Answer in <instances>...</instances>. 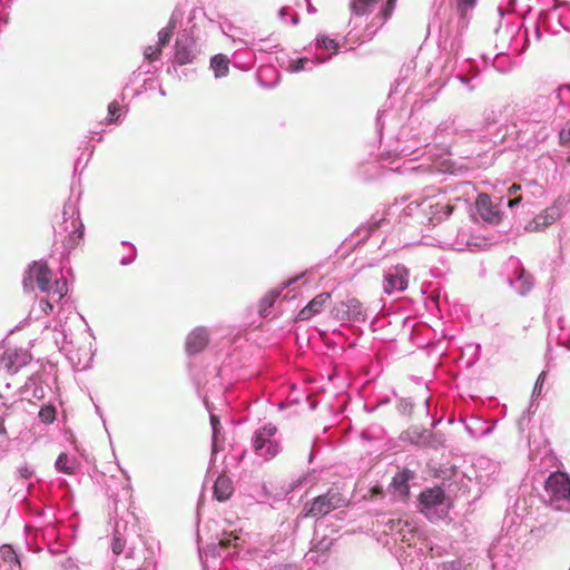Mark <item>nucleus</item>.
I'll list each match as a JSON object with an SVG mask.
<instances>
[{
	"label": "nucleus",
	"instance_id": "f257e3e1",
	"mask_svg": "<svg viewBox=\"0 0 570 570\" xmlns=\"http://www.w3.org/2000/svg\"><path fill=\"white\" fill-rule=\"evenodd\" d=\"M348 504L350 498L344 494L341 488L334 485L330 488L326 493L306 501L298 517L318 520L330 514L332 511L345 508Z\"/></svg>",
	"mask_w": 570,
	"mask_h": 570
},
{
	"label": "nucleus",
	"instance_id": "f03ea898",
	"mask_svg": "<svg viewBox=\"0 0 570 570\" xmlns=\"http://www.w3.org/2000/svg\"><path fill=\"white\" fill-rule=\"evenodd\" d=\"M33 281L41 292L49 293L52 286V272L43 261L33 262L26 272L23 287L33 289Z\"/></svg>",
	"mask_w": 570,
	"mask_h": 570
},
{
	"label": "nucleus",
	"instance_id": "7ed1b4c3",
	"mask_svg": "<svg viewBox=\"0 0 570 570\" xmlns=\"http://www.w3.org/2000/svg\"><path fill=\"white\" fill-rule=\"evenodd\" d=\"M276 433V428L272 424H267L255 433L254 450L255 452L269 459L276 455L277 444L272 441V436Z\"/></svg>",
	"mask_w": 570,
	"mask_h": 570
},
{
	"label": "nucleus",
	"instance_id": "20e7f679",
	"mask_svg": "<svg viewBox=\"0 0 570 570\" xmlns=\"http://www.w3.org/2000/svg\"><path fill=\"white\" fill-rule=\"evenodd\" d=\"M546 491L551 500L560 501L570 498V478L563 472L552 473L546 481Z\"/></svg>",
	"mask_w": 570,
	"mask_h": 570
},
{
	"label": "nucleus",
	"instance_id": "39448f33",
	"mask_svg": "<svg viewBox=\"0 0 570 570\" xmlns=\"http://www.w3.org/2000/svg\"><path fill=\"white\" fill-rule=\"evenodd\" d=\"M475 207L480 217L489 224H499L502 218L501 212L492 203L488 194H480L475 200Z\"/></svg>",
	"mask_w": 570,
	"mask_h": 570
},
{
	"label": "nucleus",
	"instance_id": "423d86ee",
	"mask_svg": "<svg viewBox=\"0 0 570 570\" xmlns=\"http://www.w3.org/2000/svg\"><path fill=\"white\" fill-rule=\"evenodd\" d=\"M560 218V210L557 207H548L538 214L525 226V230L530 233L542 232Z\"/></svg>",
	"mask_w": 570,
	"mask_h": 570
},
{
	"label": "nucleus",
	"instance_id": "0eeeda50",
	"mask_svg": "<svg viewBox=\"0 0 570 570\" xmlns=\"http://www.w3.org/2000/svg\"><path fill=\"white\" fill-rule=\"evenodd\" d=\"M409 271L397 265L385 276L386 285L384 292L391 294L393 291H404L407 287Z\"/></svg>",
	"mask_w": 570,
	"mask_h": 570
},
{
	"label": "nucleus",
	"instance_id": "6e6552de",
	"mask_svg": "<svg viewBox=\"0 0 570 570\" xmlns=\"http://www.w3.org/2000/svg\"><path fill=\"white\" fill-rule=\"evenodd\" d=\"M209 335L206 328L197 327L186 338V351L189 354H197L208 345Z\"/></svg>",
	"mask_w": 570,
	"mask_h": 570
},
{
	"label": "nucleus",
	"instance_id": "1a4fd4ad",
	"mask_svg": "<svg viewBox=\"0 0 570 570\" xmlns=\"http://www.w3.org/2000/svg\"><path fill=\"white\" fill-rule=\"evenodd\" d=\"M331 301V294L323 292L316 295L304 308L298 313V320L306 321L316 314H320Z\"/></svg>",
	"mask_w": 570,
	"mask_h": 570
},
{
	"label": "nucleus",
	"instance_id": "9d476101",
	"mask_svg": "<svg viewBox=\"0 0 570 570\" xmlns=\"http://www.w3.org/2000/svg\"><path fill=\"white\" fill-rule=\"evenodd\" d=\"M234 492V485L230 480L225 474H220L215 483H214V497L218 501H226L228 500Z\"/></svg>",
	"mask_w": 570,
	"mask_h": 570
},
{
	"label": "nucleus",
	"instance_id": "9b49d317",
	"mask_svg": "<svg viewBox=\"0 0 570 570\" xmlns=\"http://www.w3.org/2000/svg\"><path fill=\"white\" fill-rule=\"evenodd\" d=\"M445 495L441 488L435 487L423 491L420 494V502L425 508H434L444 502Z\"/></svg>",
	"mask_w": 570,
	"mask_h": 570
},
{
	"label": "nucleus",
	"instance_id": "f8f14e48",
	"mask_svg": "<svg viewBox=\"0 0 570 570\" xmlns=\"http://www.w3.org/2000/svg\"><path fill=\"white\" fill-rule=\"evenodd\" d=\"M175 62L179 66L191 63L195 59L191 46L187 41L176 40Z\"/></svg>",
	"mask_w": 570,
	"mask_h": 570
},
{
	"label": "nucleus",
	"instance_id": "ddd939ff",
	"mask_svg": "<svg viewBox=\"0 0 570 570\" xmlns=\"http://www.w3.org/2000/svg\"><path fill=\"white\" fill-rule=\"evenodd\" d=\"M429 215H431L430 220L436 219L438 222H441L444 217H449L454 209V206L451 204L433 203L432 200H429Z\"/></svg>",
	"mask_w": 570,
	"mask_h": 570
},
{
	"label": "nucleus",
	"instance_id": "4468645a",
	"mask_svg": "<svg viewBox=\"0 0 570 570\" xmlns=\"http://www.w3.org/2000/svg\"><path fill=\"white\" fill-rule=\"evenodd\" d=\"M210 424L213 429V452L217 453L223 450L224 436L222 434V424L217 415H210Z\"/></svg>",
	"mask_w": 570,
	"mask_h": 570
},
{
	"label": "nucleus",
	"instance_id": "2eb2a0df",
	"mask_svg": "<svg viewBox=\"0 0 570 570\" xmlns=\"http://www.w3.org/2000/svg\"><path fill=\"white\" fill-rule=\"evenodd\" d=\"M210 68L213 69L215 77H224L229 71V59L223 53L215 55L210 59Z\"/></svg>",
	"mask_w": 570,
	"mask_h": 570
},
{
	"label": "nucleus",
	"instance_id": "dca6fc26",
	"mask_svg": "<svg viewBox=\"0 0 570 570\" xmlns=\"http://www.w3.org/2000/svg\"><path fill=\"white\" fill-rule=\"evenodd\" d=\"M412 478V473L409 470H403L399 472L392 480V487L399 491V493L403 497L409 494V481Z\"/></svg>",
	"mask_w": 570,
	"mask_h": 570
},
{
	"label": "nucleus",
	"instance_id": "f3484780",
	"mask_svg": "<svg viewBox=\"0 0 570 570\" xmlns=\"http://www.w3.org/2000/svg\"><path fill=\"white\" fill-rule=\"evenodd\" d=\"M380 1L381 0H352L350 9L356 16H364L372 12L375 4Z\"/></svg>",
	"mask_w": 570,
	"mask_h": 570
},
{
	"label": "nucleus",
	"instance_id": "a211bd4d",
	"mask_svg": "<svg viewBox=\"0 0 570 570\" xmlns=\"http://www.w3.org/2000/svg\"><path fill=\"white\" fill-rule=\"evenodd\" d=\"M0 554L3 561L8 562L10 564V570H14V568L20 569V561L18 559V556L16 551L12 549L11 546L4 544L0 549Z\"/></svg>",
	"mask_w": 570,
	"mask_h": 570
},
{
	"label": "nucleus",
	"instance_id": "6ab92c4d",
	"mask_svg": "<svg viewBox=\"0 0 570 570\" xmlns=\"http://www.w3.org/2000/svg\"><path fill=\"white\" fill-rule=\"evenodd\" d=\"M175 28H176L175 22L171 20L167 28H164L158 32V43H157L158 47H160L163 49L165 46H167L169 43Z\"/></svg>",
	"mask_w": 570,
	"mask_h": 570
},
{
	"label": "nucleus",
	"instance_id": "aec40b11",
	"mask_svg": "<svg viewBox=\"0 0 570 570\" xmlns=\"http://www.w3.org/2000/svg\"><path fill=\"white\" fill-rule=\"evenodd\" d=\"M71 225L73 229L69 234L68 246L75 247L78 244L79 239L82 238L83 233L80 229V224L78 220L73 219L71 222Z\"/></svg>",
	"mask_w": 570,
	"mask_h": 570
},
{
	"label": "nucleus",
	"instance_id": "412c9836",
	"mask_svg": "<svg viewBox=\"0 0 570 570\" xmlns=\"http://www.w3.org/2000/svg\"><path fill=\"white\" fill-rule=\"evenodd\" d=\"M346 312L353 318L358 317L362 314V303L357 298H350L344 303Z\"/></svg>",
	"mask_w": 570,
	"mask_h": 570
},
{
	"label": "nucleus",
	"instance_id": "4be33fe9",
	"mask_svg": "<svg viewBox=\"0 0 570 570\" xmlns=\"http://www.w3.org/2000/svg\"><path fill=\"white\" fill-rule=\"evenodd\" d=\"M56 466L59 471L67 473V474H71L73 472V468H72V465L69 464V458L66 453H61L58 456V459L56 461Z\"/></svg>",
	"mask_w": 570,
	"mask_h": 570
},
{
	"label": "nucleus",
	"instance_id": "5701e85b",
	"mask_svg": "<svg viewBox=\"0 0 570 570\" xmlns=\"http://www.w3.org/2000/svg\"><path fill=\"white\" fill-rule=\"evenodd\" d=\"M161 48L156 46H148L144 50V56L149 61L158 60L161 56Z\"/></svg>",
	"mask_w": 570,
	"mask_h": 570
},
{
	"label": "nucleus",
	"instance_id": "b1692460",
	"mask_svg": "<svg viewBox=\"0 0 570 570\" xmlns=\"http://www.w3.org/2000/svg\"><path fill=\"white\" fill-rule=\"evenodd\" d=\"M39 417L43 423H52L56 419V410L47 406L40 410Z\"/></svg>",
	"mask_w": 570,
	"mask_h": 570
},
{
	"label": "nucleus",
	"instance_id": "393cba45",
	"mask_svg": "<svg viewBox=\"0 0 570 570\" xmlns=\"http://www.w3.org/2000/svg\"><path fill=\"white\" fill-rule=\"evenodd\" d=\"M396 0H386L383 9L380 11L379 16H381L384 20H387L395 8Z\"/></svg>",
	"mask_w": 570,
	"mask_h": 570
},
{
	"label": "nucleus",
	"instance_id": "a878e982",
	"mask_svg": "<svg viewBox=\"0 0 570 570\" xmlns=\"http://www.w3.org/2000/svg\"><path fill=\"white\" fill-rule=\"evenodd\" d=\"M108 114L110 116L109 122H115L120 116V105L114 100L108 106Z\"/></svg>",
	"mask_w": 570,
	"mask_h": 570
},
{
	"label": "nucleus",
	"instance_id": "bb28decb",
	"mask_svg": "<svg viewBox=\"0 0 570 570\" xmlns=\"http://www.w3.org/2000/svg\"><path fill=\"white\" fill-rule=\"evenodd\" d=\"M560 144L563 146L570 145V120L564 125V127L559 132Z\"/></svg>",
	"mask_w": 570,
	"mask_h": 570
},
{
	"label": "nucleus",
	"instance_id": "cd10ccee",
	"mask_svg": "<svg viewBox=\"0 0 570 570\" xmlns=\"http://www.w3.org/2000/svg\"><path fill=\"white\" fill-rule=\"evenodd\" d=\"M56 289L52 292V297H57V299L60 301L67 294V284L62 283L60 285L59 282H56Z\"/></svg>",
	"mask_w": 570,
	"mask_h": 570
},
{
	"label": "nucleus",
	"instance_id": "c85d7f7f",
	"mask_svg": "<svg viewBox=\"0 0 570 570\" xmlns=\"http://www.w3.org/2000/svg\"><path fill=\"white\" fill-rule=\"evenodd\" d=\"M111 549L112 552L117 556L122 553V551L125 550V541L119 537H115L112 540Z\"/></svg>",
	"mask_w": 570,
	"mask_h": 570
},
{
	"label": "nucleus",
	"instance_id": "c756f323",
	"mask_svg": "<svg viewBox=\"0 0 570 570\" xmlns=\"http://www.w3.org/2000/svg\"><path fill=\"white\" fill-rule=\"evenodd\" d=\"M476 3V0H459V9L462 11V12H465L468 9L474 7Z\"/></svg>",
	"mask_w": 570,
	"mask_h": 570
},
{
	"label": "nucleus",
	"instance_id": "7c9ffc66",
	"mask_svg": "<svg viewBox=\"0 0 570 570\" xmlns=\"http://www.w3.org/2000/svg\"><path fill=\"white\" fill-rule=\"evenodd\" d=\"M39 306H40L41 311L47 315L53 311L52 304L47 299H41L39 303Z\"/></svg>",
	"mask_w": 570,
	"mask_h": 570
},
{
	"label": "nucleus",
	"instance_id": "2f4dec72",
	"mask_svg": "<svg viewBox=\"0 0 570 570\" xmlns=\"http://www.w3.org/2000/svg\"><path fill=\"white\" fill-rule=\"evenodd\" d=\"M276 296H277L276 294L271 293V294H268L266 297H264V299L262 301V303H263L264 305H266V306L271 307V306L274 304Z\"/></svg>",
	"mask_w": 570,
	"mask_h": 570
},
{
	"label": "nucleus",
	"instance_id": "473e14b6",
	"mask_svg": "<svg viewBox=\"0 0 570 570\" xmlns=\"http://www.w3.org/2000/svg\"><path fill=\"white\" fill-rule=\"evenodd\" d=\"M383 494V489L382 487L380 485H375L371 489V499L377 497V495H382Z\"/></svg>",
	"mask_w": 570,
	"mask_h": 570
},
{
	"label": "nucleus",
	"instance_id": "72a5a7b5",
	"mask_svg": "<svg viewBox=\"0 0 570 570\" xmlns=\"http://www.w3.org/2000/svg\"><path fill=\"white\" fill-rule=\"evenodd\" d=\"M323 42V46L326 48V49H332V48H336V43L334 40L332 39H323L322 40Z\"/></svg>",
	"mask_w": 570,
	"mask_h": 570
},
{
	"label": "nucleus",
	"instance_id": "f704fd0d",
	"mask_svg": "<svg viewBox=\"0 0 570 570\" xmlns=\"http://www.w3.org/2000/svg\"><path fill=\"white\" fill-rule=\"evenodd\" d=\"M522 200L521 196H517L508 202L509 207H514L515 205L520 204Z\"/></svg>",
	"mask_w": 570,
	"mask_h": 570
},
{
	"label": "nucleus",
	"instance_id": "c9c22d12",
	"mask_svg": "<svg viewBox=\"0 0 570 570\" xmlns=\"http://www.w3.org/2000/svg\"><path fill=\"white\" fill-rule=\"evenodd\" d=\"M520 189H521V186H520V185H518V184H513V185L509 188L508 194H509L510 196H512V195H514L517 191H519Z\"/></svg>",
	"mask_w": 570,
	"mask_h": 570
},
{
	"label": "nucleus",
	"instance_id": "e433bc0d",
	"mask_svg": "<svg viewBox=\"0 0 570 570\" xmlns=\"http://www.w3.org/2000/svg\"><path fill=\"white\" fill-rule=\"evenodd\" d=\"M230 543H232V539H230V538H228V539H222V540L219 541V544H220L222 547H224V548L229 547V546H230Z\"/></svg>",
	"mask_w": 570,
	"mask_h": 570
},
{
	"label": "nucleus",
	"instance_id": "4c0bfd02",
	"mask_svg": "<svg viewBox=\"0 0 570 570\" xmlns=\"http://www.w3.org/2000/svg\"><path fill=\"white\" fill-rule=\"evenodd\" d=\"M384 220H385V219H384V218H382V219H380L379 222L374 223V224L370 227V230H372V232H373L374 229L379 228V227L381 226V224H382Z\"/></svg>",
	"mask_w": 570,
	"mask_h": 570
},
{
	"label": "nucleus",
	"instance_id": "58836bf2",
	"mask_svg": "<svg viewBox=\"0 0 570 570\" xmlns=\"http://www.w3.org/2000/svg\"><path fill=\"white\" fill-rule=\"evenodd\" d=\"M303 63H304V60H303V59L297 60V61H296L295 70H298V69L303 68Z\"/></svg>",
	"mask_w": 570,
	"mask_h": 570
},
{
	"label": "nucleus",
	"instance_id": "ea45409f",
	"mask_svg": "<svg viewBox=\"0 0 570 570\" xmlns=\"http://www.w3.org/2000/svg\"><path fill=\"white\" fill-rule=\"evenodd\" d=\"M28 474H27V471H23V478H27Z\"/></svg>",
	"mask_w": 570,
	"mask_h": 570
},
{
	"label": "nucleus",
	"instance_id": "a19ab883",
	"mask_svg": "<svg viewBox=\"0 0 570 570\" xmlns=\"http://www.w3.org/2000/svg\"><path fill=\"white\" fill-rule=\"evenodd\" d=\"M28 474H27V471H23V478H27Z\"/></svg>",
	"mask_w": 570,
	"mask_h": 570
}]
</instances>
